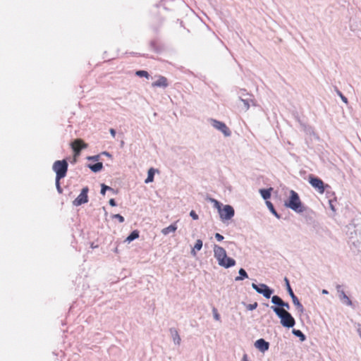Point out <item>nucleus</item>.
<instances>
[{
  "instance_id": "obj_12",
  "label": "nucleus",
  "mask_w": 361,
  "mask_h": 361,
  "mask_svg": "<svg viewBox=\"0 0 361 361\" xmlns=\"http://www.w3.org/2000/svg\"><path fill=\"white\" fill-rule=\"evenodd\" d=\"M153 87L166 88L169 86L168 79L162 75H159L157 80L152 83Z\"/></svg>"
},
{
  "instance_id": "obj_20",
  "label": "nucleus",
  "mask_w": 361,
  "mask_h": 361,
  "mask_svg": "<svg viewBox=\"0 0 361 361\" xmlns=\"http://www.w3.org/2000/svg\"><path fill=\"white\" fill-rule=\"evenodd\" d=\"M202 247V241L201 240H197L195 244V246L192 250V254L193 255H196V252H195V250H200L201 248Z\"/></svg>"
},
{
  "instance_id": "obj_8",
  "label": "nucleus",
  "mask_w": 361,
  "mask_h": 361,
  "mask_svg": "<svg viewBox=\"0 0 361 361\" xmlns=\"http://www.w3.org/2000/svg\"><path fill=\"white\" fill-rule=\"evenodd\" d=\"M252 286L257 293L263 294L266 298H269L272 294V290L265 284L257 286L252 283Z\"/></svg>"
},
{
  "instance_id": "obj_25",
  "label": "nucleus",
  "mask_w": 361,
  "mask_h": 361,
  "mask_svg": "<svg viewBox=\"0 0 361 361\" xmlns=\"http://www.w3.org/2000/svg\"><path fill=\"white\" fill-rule=\"evenodd\" d=\"M271 301L274 304L281 306V305L283 304V301L282 299L278 295H274L271 298Z\"/></svg>"
},
{
  "instance_id": "obj_27",
  "label": "nucleus",
  "mask_w": 361,
  "mask_h": 361,
  "mask_svg": "<svg viewBox=\"0 0 361 361\" xmlns=\"http://www.w3.org/2000/svg\"><path fill=\"white\" fill-rule=\"evenodd\" d=\"M135 75L139 77H145L146 78H149V77L148 72L146 71H136Z\"/></svg>"
},
{
  "instance_id": "obj_37",
  "label": "nucleus",
  "mask_w": 361,
  "mask_h": 361,
  "mask_svg": "<svg viewBox=\"0 0 361 361\" xmlns=\"http://www.w3.org/2000/svg\"><path fill=\"white\" fill-rule=\"evenodd\" d=\"M109 204H110L111 206H112V207H115V206L116 205V202H115L114 199H111V200H109Z\"/></svg>"
},
{
  "instance_id": "obj_9",
  "label": "nucleus",
  "mask_w": 361,
  "mask_h": 361,
  "mask_svg": "<svg viewBox=\"0 0 361 361\" xmlns=\"http://www.w3.org/2000/svg\"><path fill=\"white\" fill-rule=\"evenodd\" d=\"M71 147L75 153V156L80 154V151L82 149L87 147V145L81 139H76L71 143Z\"/></svg>"
},
{
  "instance_id": "obj_36",
  "label": "nucleus",
  "mask_w": 361,
  "mask_h": 361,
  "mask_svg": "<svg viewBox=\"0 0 361 361\" xmlns=\"http://www.w3.org/2000/svg\"><path fill=\"white\" fill-rule=\"evenodd\" d=\"M109 132H110L111 135H112V137H115V136H116V130L114 128H111L109 130Z\"/></svg>"
},
{
  "instance_id": "obj_40",
  "label": "nucleus",
  "mask_w": 361,
  "mask_h": 361,
  "mask_svg": "<svg viewBox=\"0 0 361 361\" xmlns=\"http://www.w3.org/2000/svg\"><path fill=\"white\" fill-rule=\"evenodd\" d=\"M98 157H99L98 156H94V157H89V159L97 160Z\"/></svg>"
},
{
  "instance_id": "obj_21",
  "label": "nucleus",
  "mask_w": 361,
  "mask_h": 361,
  "mask_svg": "<svg viewBox=\"0 0 361 361\" xmlns=\"http://www.w3.org/2000/svg\"><path fill=\"white\" fill-rule=\"evenodd\" d=\"M139 237L138 231H133L126 238V241L131 242L132 240L137 238Z\"/></svg>"
},
{
  "instance_id": "obj_26",
  "label": "nucleus",
  "mask_w": 361,
  "mask_h": 361,
  "mask_svg": "<svg viewBox=\"0 0 361 361\" xmlns=\"http://www.w3.org/2000/svg\"><path fill=\"white\" fill-rule=\"evenodd\" d=\"M293 333L300 338V339L303 341L305 340V336L303 334V333L300 330L293 329Z\"/></svg>"
},
{
  "instance_id": "obj_14",
  "label": "nucleus",
  "mask_w": 361,
  "mask_h": 361,
  "mask_svg": "<svg viewBox=\"0 0 361 361\" xmlns=\"http://www.w3.org/2000/svg\"><path fill=\"white\" fill-rule=\"evenodd\" d=\"M149 46L151 49L157 53H159L163 50V45L157 39H153L150 42Z\"/></svg>"
},
{
  "instance_id": "obj_39",
  "label": "nucleus",
  "mask_w": 361,
  "mask_h": 361,
  "mask_svg": "<svg viewBox=\"0 0 361 361\" xmlns=\"http://www.w3.org/2000/svg\"><path fill=\"white\" fill-rule=\"evenodd\" d=\"M242 361H248L247 355L246 354L243 355Z\"/></svg>"
},
{
  "instance_id": "obj_4",
  "label": "nucleus",
  "mask_w": 361,
  "mask_h": 361,
  "mask_svg": "<svg viewBox=\"0 0 361 361\" xmlns=\"http://www.w3.org/2000/svg\"><path fill=\"white\" fill-rule=\"evenodd\" d=\"M68 166V162L65 159L58 160L54 163L52 168L57 179H62L66 176Z\"/></svg>"
},
{
  "instance_id": "obj_41",
  "label": "nucleus",
  "mask_w": 361,
  "mask_h": 361,
  "mask_svg": "<svg viewBox=\"0 0 361 361\" xmlns=\"http://www.w3.org/2000/svg\"><path fill=\"white\" fill-rule=\"evenodd\" d=\"M322 293H323L324 294H327V293H328V291H327L326 290H322Z\"/></svg>"
},
{
  "instance_id": "obj_28",
  "label": "nucleus",
  "mask_w": 361,
  "mask_h": 361,
  "mask_svg": "<svg viewBox=\"0 0 361 361\" xmlns=\"http://www.w3.org/2000/svg\"><path fill=\"white\" fill-rule=\"evenodd\" d=\"M60 180L61 179H57V178H56V189H57L58 192L59 193H62L63 190H62V188L61 187V185H60Z\"/></svg>"
},
{
  "instance_id": "obj_30",
  "label": "nucleus",
  "mask_w": 361,
  "mask_h": 361,
  "mask_svg": "<svg viewBox=\"0 0 361 361\" xmlns=\"http://www.w3.org/2000/svg\"><path fill=\"white\" fill-rule=\"evenodd\" d=\"M106 190H112V188L109 186L105 185L104 184H102V189H101V194L104 195Z\"/></svg>"
},
{
  "instance_id": "obj_34",
  "label": "nucleus",
  "mask_w": 361,
  "mask_h": 361,
  "mask_svg": "<svg viewBox=\"0 0 361 361\" xmlns=\"http://www.w3.org/2000/svg\"><path fill=\"white\" fill-rule=\"evenodd\" d=\"M338 94L340 95L341 99L345 103H348V99L345 97H344L340 92H338Z\"/></svg>"
},
{
  "instance_id": "obj_35",
  "label": "nucleus",
  "mask_w": 361,
  "mask_h": 361,
  "mask_svg": "<svg viewBox=\"0 0 361 361\" xmlns=\"http://www.w3.org/2000/svg\"><path fill=\"white\" fill-rule=\"evenodd\" d=\"M281 307H282L281 308H283V309L284 308L289 309V307H290L288 303L285 302H283V305H281Z\"/></svg>"
},
{
  "instance_id": "obj_10",
  "label": "nucleus",
  "mask_w": 361,
  "mask_h": 361,
  "mask_svg": "<svg viewBox=\"0 0 361 361\" xmlns=\"http://www.w3.org/2000/svg\"><path fill=\"white\" fill-rule=\"evenodd\" d=\"M212 126L222 132L224 135L229 136L231 135V131L229 128L226 126V125L221 121H216V120H212Z\"/></svg>"
},
{
  "instance_id": "obj_19",
  "label": "nucleus",
  "mask_w": 361,
  "mask_h": 361,
  "mask_svg": "<svg viewBox=\"0 0 361 361\" xmlns=\"http://www.w3.org/2000/svg\"><path fill=\"white\" fill-rule=\"evenodd\" d=\"M171 333L172 334V336H173V341L179 345L180 343V337L177 331V330L174 329H171Z\"/></svg>"
},
{
  "instance_id": "obj_11",
  "label": "nucleus",
  "mask_w": 361,
  "mask_h": 361,
  "mask_svg": "<svg viewBox=\"0 0 361 361\" xmlns=\"http://www.w3.org/2000/svg\"><path fill=\"white\" fill-rule=\"evenodd\" d=\"M285 280L286 281L288 293L292 298L293 304L297 307V308L300 310V312H303L302 305L300 302L298 298L295 295L293 290L290 288L288 280L286 278L285 279Z\"/></svg>"
},
{
  "instance_id": "obj_23",
  "label": "nucleus",
  "mask_w": 361,
  "mask_h": 361,
  "mask_svg": "<svg viewBox=\"0 0 361 361\" xmlns=\"http://www.w3.org/2000/svg\"><path fill=\"white\" fill-rule=\"evenodd\" d=\"M341 300L345 303L347 305H352V302L351 300H350V298L345 295V293L342 291L341 293Z\"/></svg>"
},
{
  "instance_id": "obj_13",
  "label": "nucleus",
  "mask_w": 361,
  "mask_h": 361,
  "mask_svg": "<svg viewBox=\"0 0 361 361\" xmlns=\"http://www.w3.org/2000/svg\"><path fill=\"white\" fill-rule=\"evenodd\" d=\"M255 346L261 352H265L269 349V343L264 339L260 338L255 341Z\"/></svg>"
},
{
  "instance_id": "obj_31",
  "label": "nucleus",
  "mask_w": 361,
  "mask_h": 361,
  "mask_svg": "<svg viewBox=\"0 0 361 361\" xmlns=\"http://www.w3.org/2000/svg\"><path fill=\"white\" fill-rule=\"evenodd\" d=\"M113 218L117 219L120 223H123L124 221V218L121 214H114Z\"/></svg>"
},
{
  "instance_id": "obj_16",
  "label": "nucleus",
  "mask_w": 361,
  "mask_h": 361,
  "mask_svg": "<svg viewBox=\"0 0 361 361\" xmlns=\"http://www.w3.org/2000/svg\"><path fill=\"white\" fill-rule=\"evenodd\" d=\"M154 173H155V170L153 168H150L148 170L147 178L145 179V183H149L153 182Z\"/></svg>"
},
{
  "instance_id": "obj_2",
  "label": "nucleus",
  "mask_w": 361,
  "mask_h": 361,
  "mask_svg": "<svg viewBox=\"0 0 361 361\" xmlns=\"http://www.w3.org/2000/svg\"><path fill=\"white\" fill-rule=\"evenodd\" d=\"M214 254L221 267L229 268L235 264V261L227 257L226 252L222 247L215 245L214 247Z\"/></svg>"
},
{
  "instance_id": "obj_3",
  "label": "nucleus",
  "mask_w": 361,
  "mask_h": 361,
  "mask_svg": "<svg viewBox=\"0 0 361 361\" xmlns=\"http://www.w3.org/2000/svg\"><path fill=\"white\" fill-rule=\"evenodd\" d=\"M272 309L281 319V323L283 326L290 328L295 325V322L294 318L286 310L279 307H272Z\"/></svg>"
},
{
  "instance_id": "obj_22",
  "label": "nucleus",
  "mask_w": 361,
  "mask_h": 361,
  "mask_svg": "<svg viewBox=\"0 0 361 361\" xmlns=\"http://www.w3.org/2000/svg\"><path fill=\"white\" fill-rule=\"evenodd\" d=\"M266 204L267 206V207L269 209L270 212L275 216H276L277 218H279V215L278 214V213L276 212V211L275 210L274 207V205L273 204L269 202V201H266Z\"/></svg>"
},
{
  "instance_id": "obj_24",
  "label": "nucleus",
  "mask_w": 361,
  "mask_h": 361,
  "mask_svg": "<svg viewBox=\"0 0 361 361\" xmlns=\"http://www.w3.org/2000/svg\"><path fill=\"white\" fill-rule=\"evenodd\" d=\"M239 274L240 276L235 278V281H240L245 278H247V274L243 269H240L239 270Z\"/></svg>"
},
{
  "instance_id": "obj_33",
  "label": "nucleus",
  "mask_w": 361,
  "mask_h": 361,
  "mask_svg": "<svg viewBox=\"0 0 361 361\" xmlns=\"http://www.w3.org/2000/svg\"><path fill=\"white\" fill-rule=\"evenodd\" d=\"M215 238L218 241H221L224 240V236L219 233L215 234Z\"/></svg>"
},
{
  "instance_id": "obj_32",
  "label": "nucleus",
  "mask_w": 361,
  "mask_h": 361,
  "mask_svg": "<svg viewBox=\"0 0 361 361\" xmlns=\"http://www.w3.org/2000/svg\"><path fill=\"white\" fill-rule=\"evenodd\" d=\"M190 216H191L193 219H195V220H196V219H198V215H197V214L195 213V211H193V210H192V211L190 212Z\"/></svg>"
},
{
  "instance_id": "obj_7",
  "label": "nucleus",
  "mask_w": 361,
  "mask_h": 361,
  "mask_svg": "<svg viewBox=\"0 0 361 361\" xmlns=\"http://www.w3.org/2000/svg\"><path fill=\"white\" fill-rule=\"evenodd\" d=\"M88 191L89 188L87 187L83 188L80 194L74 200L73 202V204L78 207L82 204L87 203L88 202Z\"/></svg>"
},
{
  "instance_id": "obj_1",
  "label": "nucleus",
  "mask_w": 361,
  "mask_h": 361,
  "mask_svg": "<svg viewBox=\"0 0 361 361\" xmlns=\"http://www.w3.org/2000/svg\"><path fill=\"white\" fill-rule=\"evenodd\" d=\"M284 205L297 213H302L306 209L298 194L293 190H290L289 197L285 201Z\"/></svg>"
},
{
  "instance_id": "obj_29",
  "label": "nucleus",
  "mask_w": 361,
  "mask_h": 361,
  "mask_svg": "<svg viewBox=\"0 0 361 361\" xmlns=\"http://www.w3.org/2000/svg\"><path fill=\"white\" fill-rule=\"evenodd\" d=\"M212 312H213V314H214V317L216 320L217 321H219L220 320V315L218 313V311L216 310V308L214 307L212 309Z\"/></svg>"
},
{
  "instance_id": "obj_5",
  "label": "nucleus",
  "mask_w": 361,
  "mask_h": 361,
  "mask_svg": "<svg viewBox=\"0 0 361 361\" xmlns=\"http://www.w3.org/2000/svg\"><path fill=\"white\" fill-rule=\"evenodd\" d=\"M216 207L218 209L220 217L223 220L231 219L235 214L233 208L231 205H225L223 209L221 208L219 202L214 200Z\"/></svg>"
},
{
  "instance_id": "obj_42",
  "label": "nucleus",
  "mask_w": 361,
  "mask_h": 361,
  "mask_svg": "<svg viewBox=\"0 0 361 361\" xmlns=\"http://www.w3.org/2000/svg\"><path fill=\"white\" fill-rule=\"evenodd\" d=\"M331 207L333 210H334V206L331 204Z\"/></svg>"
},
{
  "instance_id": "obj_17",
  "label": "nucleus",
  "mask_w": 361,
  "mask_h": 361,
  "mask_svg": "<svg viewBox=\"0 0 361 361\" xmlns=\"http://www.w3.org/2000/svg\"><path fill=\"white\" fill-rule=\"evenodd\" d=\"M273 190L272 188H270L269 189H261L259 190V192L262 195V197L264 199V200H268L271 197V190Z\"/></svg>"
},
{
  "instance_id": "obj_18",
  "label": "nucleus",
  "mask_w": 361,
  "mask_h": 361,
  "mask_svg": "<svg viewBox=\"0 0 361 361\" xmlns=\"http://www.w3.org/2000/svg\"><path fill=\"white\" fill-rule=\"evenodd\" d=\"M88 166L93 172L100 171L103 169V164L102 162H97L94 164H90Z\"/></svg>"
},
{
  "instance_id": "obj_38",
  "label": "nucleus",
  "mask_w": 361,
  "mask_h": 361,
  "mask_svg": "<svg viewBox=\"0 0 361 361\" xmlns=\"http://www.w3.org/2000/svg\"><path fill=\"white\" fill-rule=\"evenodd\" d=\"M357 333L359 334V336H360L361 338V324H358L357 325Z\"/></svg>"
},
{
  "instance_id": "obj_43",
  "label": "nucleus",
  "mask_w": 361,
  "mask_h": 361,
  "mask_svg": "<svg viewBox=\"0 0 361 361\" xmlns=\"http://www.w3.org/2000/svg\"><path fill=\"white\" fill-rule=\"evenodd\" d=\"M331 207L333 210H334V206L331 204Z\"/></svg>"
},
{
  "instance_id": "obj_6",
  "label": "nucleus",
  "mask_w": 361,
  "mask_h": 361,
  "mask_svg": "<svg viewBox=\"0 0 361 361\" xmlns=\"http://www.w3.org/2000/svg\"><path fill=\"white\" fill-rule=\"evenodd\" d=\"M309 183L320 194H323L325 188L329 187V185H325L322 180L312 175L309 176Z\"/></svg>"
},
{
  "instance_id": "obj_15",
  "label": "nucleus",
  "mask_w": 361,
  "mask_h": 361,
  "mask_svg": "<svg viewBox=\"0 0 361 361\" xmlns=\"http://www.w3.org/2000/svg\"><path fill=\"white\" fill-rule=\"evenodd\" d=\"M177 230L176 223L173 224L168 227H166L161 230V233L164 235H168L170 233H174Z\"/></svg>"
}]
</instances>
